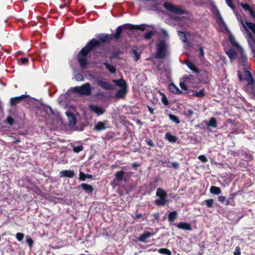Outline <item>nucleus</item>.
I'll return each instance as SVG.
<instances>
[{
	"instance_id": "9d476101",
	"label": "nucleus",
	"mask_w": 255,
	"mask_h": 255,
	"mask_svg": "<svg viewBox=\"0 0 255 255\" xmlns=\"http://www.w3.org/2000/svg\"><path fill=\"white\" fill-rule=\"evenodd\" d=\"M241 23L243 24V26L244 28H245V29L248 31L247 34H248V36L249 37L248 42L250 47H255V40L253 35L252 34V33L251 32H249L248 30L247 27L244 24L243 20H241Z\"/></svg>"
},
{
	"instance_id": "2eb2a0df",
	"label": "nucleus",
	"mask_w": 255,
	"mask_h": 255,
	"mask_svg": "<svg viewBox=\"0 0 255 255\" xmlns=\"http://www.w3.org/2000/svg\"><path fill=\"white\" fill-rule=\"evenodd\" d=\"M59 175L60 177L73 178L75 175L74 171L70 170H64L60 172Z\"/></svg>"
},
{
	"instance_id": "f03ea898",
	"label": "nucleus",
	"mask_w": 255,
	"mask_h": 255,
	"mask_svg": "<svg viewBox=\"0 0 255 255\" xmlns=\"http://www.w3.org/2000/svg\"><path fill=\"white\" fill-rule=\"evenodd\" d=\"M74 93H77L82 96H89L92 94V88L89 83H86L81 86H76L71 89Z\"/></svg>"
},
{
	"instance_id": "4d7b16f0",
	"label": "nucleus",
	"mask_w": 255,
	"mask_h": 255,
	"mask_svg": "<svg viewBox=\"0 0 255 255\" xmlns=\"http://www.w3.org/2000/svg\"><path fill=\"white\" fill-rule=\"evenodd\" d=\"M218 199L219 202L222 203H224V202H226V201H227V200H226V197L224 196H219Z\"/></svg>"
},
{
	"instance_id": "a878e982",
	"label": "nucleus",
	"mask_w": 255,
	"mask_h": 255,
	"mask_svg": "<svg viewBox=\"0 0 255 255\" xmlns=\"http://www.w3.org/2000/svg\"><path fill=\"white\" fill-rule=\"evenodd\" d=\"M103 64L106 67V68L109 70V71L112 74L116 72V68L114 66L111 65L107 62H104Z\"/></svg>"
},
{
	"instance_id": "1a4fd4ad",
	"label": "nucleus",
	"mask_w": 255,
	"mask_h": 255,
	"mask_svg": "<svg viewBox=\"0 0 255 255\" xmlns=\"http://www.w3.org/2000/svg\"><path fill=\"white\" fill-rule=\"evenodd\" d=\"M97 84L99 86L107 90H111L114 88V86L113 84L103 80H98Z\"/></svg>"
},
{
	"instance_id": "f3484780",
	"label": "nucleus",
	"mask_w": 255,
	"mask_h": 255,
	"mask_svg": "<svg viewBox=\"0 0 255 255\" xmlns=\"http://www.w3.org/2000/svg\"><path fill=\"white\" fill-rule=\"evenodd\" d=\"M153 235V234L149 232H144L138 238L137 240L140 242L146 243L147 239Z\"/></svg>"
},
{
	"instance_id": "3c124183",
	"label": "nucleus",
	"mask_w": 255,
	"mask_h": 255,
	"mask_svg": "<svg viewBox=\"0 0 255 255\" xmlns=\"http://www.w3.org/2000/svg\"><path fill=\"white\" fill-rule=\"evenodd\" d=\"M234 255H241V249L239 246H237L235 248V250L233 253Z\"/></svg>"
},
{
	"instance_id": "de8ad7c7",
	"label": "nucleus",
	"mask_w": 255,
	"mask_h": 255,
	"mask_svg": "<svg viewBox=\"0 0 255 255\" xmlns=\"http://www.w3.org/2000/svg\"><path fill=\"white\" fill-rule=\"evenodd\" d=\"M24 238V234L21 233H17L16 234V238L18 241H21Z\"/></svg>"
},
{
	"instance_id": "0eeeda50",
	"label": "nucleus",
	"mask_w": 255,
	"mask_h": 255,
	"mask_svg": "<svg viewBox=\"0 0 255 255\" xmlns=\"http://www.w3.org/2000/svg\"><path fill=\"white\" fill-rule=\"evenodd\" d=\"M243 192V190H238L237 192L231 193L228 196V199L227 200V201H226V203H225V204L226 205H235V202L234 200V198L237 195H241Z\"/></svg>"
},
{
	"instance_id": "473e14b6",
	"label": "nucleus",
	"mask_w": 255,
	"mask_h": 255,
	"mask_svg": "<svg viewBox=\"0 0 255 255\" xmlns=\"http://www.w3.org/2000/svg\"><path fill=\"white\" fill-rule=\"evenodd\" d=\"M95 128L97 130H102L106 128V126L104 123L99 122L95 126Z\"/></svg>"
},
{
	"instance_id": "052dcab7",
	"label": "nucleus",
	"mask_w": 255,
	"mask_h": 255,
	"mask_svg": "<svg viewBox=\"0 0 255 255\" xmlns=\"http://www.w3.org/2000/svg\"><path fill=\"white\" fill-rule=\"evenodd\" d=\"M146 143L150 146L153 147L154 146V143L151 139H148L146 140Z\"/></svg>"
},
{
	"instance_id": "39448f33",
	"label": "nucleus",
	"mask_w": 255,
	"mask_h": 255,
	"mask_svg": "<svg viewBox=\"0 0 255 255\" xmlns=\"http://www.w3.org/2000/svg\"><path fill=\"white\" fill-rule=\"evenodd\" d=\"M164 7L168 11L172 12L176 14L181 15L186 13V11L182 8L173 4L171 3L165 2L164 4Z\"/></svg>"
},
{
	"instance_id": "79ce46f5",
	"label": "nucleus",
	"mask_w": 255,
	"mask_h": 255,
	"mask_svg": "<svg viewBox=\"0 0 255 255\" xmlns=\"http://www.w3.org/2000/svg\"><path fill=\"white\" fill-rule=\"evenodd\" d=\"M132 53L133 54V58L134 59V60L135 61H137L140 57V55L139 53H138L137 51L135 49H132Z\"/></svg>"
},
{
	"instance_id": "0e129e2a",
	"label": "nucleus",
	"mask_w": 255,
	"mask_h": 255,
	"mask_svg": "<svg viewBox=\"0 0 255 255\" xmlns=\"http://www.w3.org/2000/svg\"><path fill=\"white\" fill-rule=\"evenodd\" d=\"M172 166L174 168V169H177L179 167V163L176 162H173L172 163Z\"/></svg>"
},
{
	"instance_id": "cd10ccee",
	"label": "nucleus",
	"mask_w": 255,
	"mask_h": 255,
	"mask_svg": "<svg viewBox=\"0 0 255 255\" xmlns=\"http://www.w3.org/2000/svg\"><path fill=\"white\" fill-rule=\"evenodd\" d=\"M156 195L158 197H167V192L161 188H158L156 192Z\"/></svg>"
},
{
	"instance_id": "5701e85b",
	"label": "nucleus",
	"mask_w": 255,
	"mask_h": 255,
	"mask_svg": "<svg viewBox=\"0 0 255 255\" xmlns=\"http://www.w3.org/2000/svg\"><path fill=\"white\" fill-rule=\"evenodd\" d=\"M169 90L171 93L175 94H181L182 93V92L173 83H170L169 85Z\"/></svg>"
},
{
	"instance_id": "6e6552de",
	"label": "nucleus",
	"mask_w": 255,
	"mask_h": 255,
	"mask_svg": "<svg viewBox=\"0 0 255 255\" xmlns=\"http://www.w3.org/2000/svg\"><path fill=\"white\" fill-rule=\"evenodd\" d=\"M28 95H22L20 96L11 98L10 99V104L12 107L15 106L21 101H24L26 99L28 98Z\"/></svg>"
},
{
	"instance_id": "dca6fc26",
	"label": "nucleus",
	"mask_w": 255,
	"mask_h": 255,
	"mask_svg": "<svg viewBox=\"0 0 255 255\" xmlns=\"http://www.w3.org/2000/svg\"><path fill=\"white\" fill-rule=\"evenodd\" d=\"M125 174L126 172L123 170L117 172L115 173V180L119 182H121L123 181H126V178L125 177Z\"/></svg>"
},
{
	"instance_id": "aec40b11",
	"label": "nucleus",
	"mask_w": 255,
	"mask_h": 255,
	"mask_svg": "<svg viewBox=\"0 0 255 255\" xmlns=\"http://www.w3.org/2000/svg\"><path fill=\"white\" fill-rule=\"evenodd\" d=\"M168 202L166 197H159V199L154 201V204L158 206H164Z\"/></svg>"
},
{
	"instance_id": "5fc2aeb1",
	"label": "nucleus",
	"mask_w": 255,
	"mask_h": 255,
	"mask_svg": "<svg viewBox=\"0 0 255 255\" xmlns=\"http://www.w3.org/2000/svg\"><path fill=\"white\" fill-rule=\"evenodd\" d=\"M181 88L184 90H188L187 86L184 82H180L179 83Z\"/></svg>"
},
{
	"instance_id": "a18cd8bd",
	"label": "nucleus",
	"mask_w": 255,
	"mask_h": 255,
	"mask_svg": "<svg viewBox=\"0 0 255 255\" xmlns=\"http://www.w3.org/2000/svg\"><path fill=\"white\" fill-rule=\"evenodd\" d=\"M154 34L153 31H150L144 34V38L146 40L150 39Z\"/></svg>"
},
{
	"instance_id": "bf43d9fd",
	"label": "nucleus",
	"mask_w": 255,
	"mask_h": 255,
	"mask_svg": "<svg viewBox=\"0 0 255 255\" xmlns=\"http://www.w3.org/2000/svg\"><path fill=\"white\" fill-rule=\"evenodd\" d=\"M75 78L77 81H83L84 80V78L81 74L77 75Z\"/></svg>"
},
{
	"instance_id": "f8f14e48",
	"label": "nucleus",
	"mask_w": 255,
	"mask_h": 255,
	"mask_svg": "<svg viewBox=\"0 0 255 255\" xmlns=\"http://www.w3.org/2000/svg\"><path fill=\"white\" fill-rule=\"evenodd\" d=\"M175 226L178 229H182L184 230L190 231L192 230L191 225L188 223L181 222L175 224Z\"/></svg>"
},
{
	"instance_id": "864d4df0",
	"label": "nucleus",
	"mask_w": 255,
	"mask_h": 255,
	"mask_svg": "<svg viewBox=\"0 0 255 255\" xmlns=\"http://www.w3.org/2000/svg\"><path fill=\"white\" fill-rule=\"evenodd\" d=\"M242 7L245 10L249 11L251 8V6L247 3H241Z\"/></svg>"
},
{
	"instance_id": "49530a36",
	"label": "nucleus",
	"mask_w": 255,
	"mask_h": 255,
	"mask_svg": "<svg viewBox=\"0 0 255 255\" xmlns=\"http://www.w3.org/2000/svg\"><path fill=\"white\" fill-rule=\"evenodd\" d=\"M19 60L21 62V64L23 65H26L28 63V58L26 57H21L19 59Z\"/></svg>"
},
{
	"instance_id": "f257e3e1",
	"label": "nucleus",
	"mask_w": 255,
	"mask_h": 255,
	"mask_svg": "<svg viewBox=\"0 0 255 255\" xmlns=\"http://www.w3.org/2000/svg\"><path fill=\"white\" fill-rule=\"evenodd\" d=\"M145 25L143 24L140 25L125 24L118 26L116 32L113 34L101 33L96 35V37L97 39L92 38L77 53V59L80 66L82 68L86 67L88 65L87 56L94 48L99 47L102 43L110 42L113 38H115L116 40L120 39L124 29L139 30L143 31L145 29Z\"/></svg>"
},
{
	"instance_id": "e2e57ef3",
	"label": "nucleus",
	"mask_w": 255,
	"mask_h": 255,
	"mask_svg": "<svg viewBox=\"0 0 255 255\" xmlns=\"http://www.w3.org/2000/svg\"><path fill=\"white\" fill-rule=\"evenodd\" d=\"M248 11L253 17L255 18V12L252 8Z\"/></svg>"
},
{
	"instance_id": "37998d69",
	"label": "nucleus",
	"mask_w": 255,
	"mask_h": 255,
	"mask_svg": "<svg viewBox=\"0 0 255 255\" xmlns=\"http://www.w3.org/2000/svg\"><path fill=\"white\" fill-rule=\"evenodd\" d=\"M83 150V146L82 145H79L76 146H74L73 150L75 153H79Z\"/></svg>"
},
{
	"instance_id": "e433bc0d",
	"label": "nucleus",
	"mask_w": 255,
	"mask_h": 255,
	"mask_svg": "<svg viewBox=\"0 0 255 255\" xmlns=\"http://www.w3.org/2000/svg\"><path fill=\"white\" fill-rule=\"evenodd\" d=\"M246 24L253 33L255 34V24L248 21H246Z\"/></svg>"
},
{
	"instance_id": "412c9836",
	"label": "nucleus",
	"mask_w": 255,
	"mask_h": 255,
	"mask_svg": "<svg viewBox=\"0 0 255 255\" xmlns=\"http://www.w3.org/2000/svg\"><path fill=\"white\" fill-rule=\"evenodd\" d=\"M226 53L232 61L237 59L238 56L237 52L233 49H230Z\"/></svg>"
},
{
	"instance_id": "13d9d810",
	"label": "nucleus",
	"mask_w": 255,
	"mask_h": 255,
	"mask_svg": "<svg viewBox=\"0 0 255 255\" xmlns=\"http://www.w3.org/2000/svg\"><path fill=\"white\" fill-rule=\"evenodd\" d=\"M205 124V122H204V121L200 124H198L197 125V127L200 128V129H203L204 128Z\"/></svg>"
},
{
	"instance_id": "a211bd4d",
	"label": "nucleus",
	"mask_w": 255,
	"mask_h": 255,
	"mask_svg": "<svg viewBox=\"0 0 255 255\" xmlns=\"http://www.w3.org/2000/svg\"><path fill=\"white\" fill-rule=\"evenodd\" d=\"M204 122H205V125L208 127L215 128L217 127V120L214 117L211 118L209 122L206 120H204Z\"/></svg>"
},
{
	"instance_id": "393cba45",
	"label": "nucleus",
	"mask_w": 255,
	"mask_h": 255,
	"mask_svg": "<svg viewBox=\"0 0 255 255\" xmlns=\"http://www.w3.org/2000/svg\"><path fill=\"white\" fill-rule=\"evenodd\" d=\"M186 65L188 66V67L192 70L193 72L199 73L200 72V70L199 69L195 66V65L190 62V61H187L186 62Z\"/></svg>"
},
{
	"instance_id": "c85d7f7f",
	"label": "nucleus",
	"mask_w": 255,
	"mask_h": 255,
	"mask_svg": "<svg viewBox=\"0 0 255 255\" xmlns=\"http://www.w3.org/2000/svg\"><path fill=\"white\" fill-rule=\"evenodd\" d=\"M210 192L214 195H219L221 193V189L220 187L215 186H212L210 187Z\"/></svg>"
},
{
	"instance_id": "69168bd1",
	"label": "nucleus",
	"mask_w": 255,
	"mask_h": 255,
	"mask_svg": "<svg viewBox=\"0 0 255 255\" xmlns=\"http://www.w3.org/2000/svg\"><path fill=\"white\" fill-rule=\"evenodd\" d=\"M199 55L200 57H203L204 55V52L202 47L199 48Z\"/></svg>"
},
{
	"instance_id": "680f3d73",
	"label": "nucleus",
	"mask_w": 255,
	"mask_h": 255,
	"mask_svg": "<svg viewBox=\"0 0 255 255\" xmlns=\"http://www.w3.org/2000/svg\"><path fill=\"white\" fill-rule=\"evenodd\" d=\"M238 76L240 81H242L243 80V77L241 71H238Z\"/></svg>"
},
{
	"instance_id": "6e6d98bb",
	"label": "nucleus",
	"mask_w": 255,
	"mask_h": 255,
	"mask_svg": "<svg viewBox=\"0 0 255 255\" xmlns=\"http://www.w3.org/2000/svg\"><path fill=\"white\" fill-rule=\"evenodd\" d=\"M26 242L28 244L30 247H31L33 244V241L32 239L30 238H28L26 239Z\"/></svg>"
},
{
	"instance_id": "2f4dec72",
	"label": "nucleus",
	"mask_w": 255,
	"mask_h": 255,
	"mask_svg": "<svg viewBox=\"0 0 255 255\" xmlns=\"http://www.w3.org/2000/svg\"><path fill=\"white\" fill-rule=\"evenodd\" d=\"M93 177L92 175L89 174H85L80 171L79 173V179L82 181H84L86 178L91 179Z\"/></svg>"
},
{
	"instance_id": "4be33fe9",
	"label": "nucleus",
	"mask_w": 255,
	"mask_h": 255,
	"mask_svg": "<svg viewBox=\"0 0 255 255\" xmlns=\"http://www.w3.org/2000/svg\"><path fill=\"white\" fill-rule=\"evenodd\" d=\"M81 187L88 194L92 193L94 191V188L92 187V186L86 183L81 184Z\"/></svg>"
},
{
	"instance_id": "58836bf2",
	"label": "nucleus",
	"mask_w": 255,
	"mask_h": 255,
	"mask_svg": "<svg viewBox=\"0 0 255 255\" xmlns=\"http://www.w3.org/2000/svg\"><path fill=\"white\" fill-rule=\"evenodd\" d=\"M178 36L183 42H186L187 40L186 33L182 31H178Z\"/></svg>"
},
{
	"instance_id": "c03bdc74",
	"label": "nucleus",
	"mask_w": 255,
	"mask_h": 255,
	"mask_svg": "<svg viewBox=\"0 0 255 255\" xmlns=\"http://www.w3.org/2000/svg\"><path fill=\"white\" fill-rule=\"evenodd\" d=\"M226 3L227 5L231 8L233 10H235L236 7L233 3V0H226Z\"/></svg>"
},
{
	"instance_id": "4468645a",
	"label": "nucleus",
	"mask_w": 255,
	"mask_h": 255,
	"mask_svg": "<svg viewBox=\"0 0 255 255\" xmlns=\"http://www.w3.org/2000/svg\"><path fill=\"white\" fill-rule=\"evenodd\" d=\"M66 114L67 116L70 127H73L76 124V119L75 116L71 112H66Z\"/></svg>"
},
{
	"instance_id": "a19ab883",
	"label": "nucleus",
	"mask_w": 255,
	"mask_h": 255,
	"mask_svg": "<svg viewBox=\"0 0 255 255\" xmlns=\"http://www.w3.org/2000/svg\"><path fill=\"white\" fill-rule=\"evenodd\" d=\"M121 53V51L119 49H116L114 51L113 54L111 55L110 58L112 59H118L119 58V54Z\"/></svg>"
},
{
	"instance_id": "f704fd0d",
	"label": "nucleus",
	"mask_w": 255,
	"mask_h": 255,
	"mask_svg": "<svg viewBox=\"0 0 255 255\" xmlns=\"http://www.w3.org/2000/svg\"><path fill=\"white\" fill-rule=\"evenodd\" d=\"M214 200L212 199H210L208 200H205L204 201H203L201 205H204L206 204L207 207L208 208H211L213 207V204L214 203Z\"/></svg>"
},
{
	"instance_id": "7c9ffc66",
	"label": "nucleus",
	"mask_w": 255,
	"mask_h": 255,
	"mask_svg": "<svg viewBox=\"0 0 255 255\" xmlns=\"http://www.w3.org/2000/svg\"><path fill=\"white\" fill-rule=\"evenodd\" d=\"M165 138L171 142H175L177 141V138L171 134L170 132H167L165 134Z\"/></svg>"
},
{
	"instance_id": "ea45409f",
	"label": "nucleus",
	"mask_w": 255,
	"mask_h": 255,
	"mask_svg": "<svg viewBox=\"0 0 255 255\" xmlns=\"http://www.w3.org/2000/svg\"><path fill=\"white\" fill-rule=\"evenodd\" d=\"M160 95L162 96L161 101L165 106H168L169 105V101L166 98L165 95L163 93H160Z\"/></svg>"
},
{
	"instance_id": "09e8293b",
	"label": "nucleus",
	"mask_w": 255,
	"mask_h": 255,
	"mask_svg": "<svg viewBox=\"0 0 255 255\" xmlns=\"http://www.w3.org/2000/svg\"><path fill=\"white\" fill-rule=\"evenodd\" d=\"M7 123L10 125H12L14 123V119L12 117L8 116L6 119Z\"/></svg>"
},
{
	"instance_id": "6ab92c4d",
	"label": "nucleus",
	"mask_w": 255,
	"mask_h": 255,
	"mask_svg": "<svg viewBox=\"0 0 255 255\" xmlns=\"http://www.w3.org/2000/svg\"><path fill=\"white\" fill-rule=\"evenodd\" d=\"M115 84L121 88H128L126 81L123 79L113 80Z\"/></svg>"
},
{
	"instance_id": "7ed1b4c3",
	"label": "nucleus",
	"mask_w": 255,
	"mask_h": 255,
	"mask_svg": "<svg viewBox=\"0 0 255 255\" xmlns=\"http://www.w3.org/2000/svg\"><path fill=\"white\" fill-rule=\"evenodd\" d=\"M244 79L247 82L245 87L247 92L250 93H254L255 92V81L252 73L246 69L244 71Z\"/></svg>"
},
{
	"instance_id": "72a5a7b5",
	"label": "nucleus",
	"mask_w": 255,
	"mask_h": 255,
	"mask_svg": "<svg viewBox=\"0 0 255 255\" xmlns=\"http://www.w3.org/2000/svg\"><path fill=\"white\" fill-rule=\"evenodd\" d=\"M158 182V179L157 178H154V180L152 182H151L149 185V188L151 190H154L156 187L157 186V183Z\"/></svg>"
},
{
	"instance_id": "20e7f679",
	"label": "nucleus",
	"mask_w": 255,
	"mask_h": 255,
	"mask_svg": "<svg viewBox=\"0 0 255 255\" xmlns=\"http://www.w3.org/2000/svg\"><path fill=\"white\" fill-rule=\"evenodd\" d=\"M166 54V45L164 41H160L157 46V53L155 56L156 59H163Z\"/></svg>"
},
{
	"instance_id": "9b49d317",
	"label": "nucleus",
	"mask_w": 255,
	"mask_h": 255,
	"mask_svg": "<svg viewBox=\"0 0 255 255\" xmlns=\"http://www.w3.org/2000/svg\"><path fill=\"white\" fill-rule=\"evenodd\" d=\"M89 109L92 112L97 114L98 115H103L105 112V110L101 107H99L94 105H90Z\"/></svg>"
},
{
	"instance_id": "338daca9",
	"label": "nucleus",
	"mask_w": 255,
	"mask_h": 255,
	"mask_svg": "<svg viewBox=\"0 0 255 255\" xmlns=\"http://www.w3.org/2000/svg\"><path fill=\"white\" fill-rule=\"evenodd\" d=\"M147 107L148 110L149 112H150V113L152 115L153 114L154 109L149 106H147Z\"/></svg>"
},
{
	"instance_id": "8fccbe9b",
	"label": "nucleus",
	"mask_w": 255,
	"mask_h": 255,
	"mask_svg": "<svg viewBox=\"0 0 255 255\" xmlns=\"http://www.w3.org/2000/svg\"><path fill=\"white\" fill-rule=\"evenodd\" d=\"M184 115L189 117H191L193 115V112L192 110L188 109L185 112Z\"/></svg>"
},
{
	"instance_id": "603ef678",
	"label": "nucleus",
	"mask_w": 255,
	"mask_h": 255,
	"mask_svg": "<svg viewBox=\"0 0 255 255\" xmlns=\"http://www.w3.org/2000/svg\"><path fill=\"white\" fill-rule=\"evenodd\" d=\"M198 158L202 162L205 163L208 161L207 159L204 155H200L198 157Z\"/></svg>"
},
{
	"instance_id": "c9c22d12",
	"label": "nucleus",
	"mask_w": 255,
	"mask_h": 255,
	"mask_svg": "<svg viewBox=\"0 0 255 255\" xmlns=\"http://www.w3.org/2000/svg\"><path fill=\"white\" fill-rule=\"evenodd\" d=\"M168 117L169 119L173 122H174L175 124H179L180 123V120L177 116L173 114H170L168 115Z\"/></svg>"
},
{
	"instance_id": "ddd939ff",
	"label": "nucleus",
	"mask_w": 255,
	"mask_h": 255,
	"mask_svg": "<svg viewBox=\"0 0 255 255\" xmlns=\"http://www.w3.org/2000/svg\"><path fill=\"white\" fill-rule=\"evenodd\" d=\"M127 92L128 88H121L117 91L115 97L118 99H123L125 97Z\"/></svg>"
},
{
	"instance_id": "b1692460",
	"label": "nucleus",
	"mask_w": 255,
	"mask_h": 255,
	"mask_svg": "<svg viewBox=\"0 0 255 255\" xmlns=\"http://www.w3.org/2000/svg\"><path fill=\"white\" fill-rule=\"evenodd\" d=\"M229 39L230 43L234 47L240 50L242 47L239 45V44L236 41L234 36L230 34L229 36Z\"/></svg>"
},
{
	"instance_id": "c756f323",
	"label": "nucleus",
	"mask_w": 255,
	"mask_h": 255,
	"mask_svg": "<svg viewBox=\"0 0 255 255\" xmlns=\"http://www.w3.org/2000/svg\"><path fill=\"white\" fill-rule=\"evenodd\" d=\"M193 93L192 96L193 97L202 98L205 96V90L204 89L200 90L199 91H193Z\"/></svg>"
},
{
	"instance_id": "774afa93",
	"label": "nucleus",
	"mask_w": 255,
	"mask_h": 255,
	"mask_svg": "<svg viewBox=\"0 0 255 255\" xmlns=\"http://www.w3.org/2000/svg\"><path fill=\"white\" fill-rule=\"evenodd\" d=\"M253 54V57L255 58V47H250Z\"/></svg>"
},
{
	"instance_id": "423d86ee",
	"label": "nucleus",
	"mask_w": 255,
	"mask_h": 255,
	"mask_svg": "<svg viewBox=\"0 0 255 255\" xmlns=\"http://www.w3.org/2000/svg\"><path fill=\"white\" fill-rule=\"evenodd\" d=\"M238 63L244 67H247L248 65V58L246 55L243 48L239 50V54L237 57Z\"/></svg>"
},
{
	"instance_id": "4c0bfd02",
	"label": "nucleus",
	"mask_w": 255,
	"mask_h": 255,
	"mask_svg": "<svg viewBox=\"0 0 255 255\" xmlns=\"http://www.w3.org/2000/svg\"><path fill=\"white\" fill-rule=\"evenodd\" d=\"M158 253L161 254H164L166 255H172L170 251L166 248H162L158 250Z\"/></svg>"
},
{
	"instance_id": "bb28decb",
	"label": "nucleus",
	"mask_w": 255,
	"mask_h": 255,
	"mask_svg": "<svg viewBox=\"0 0 255 255\" xmlns=\"http://www.w3.org/2000/svg\"><path fill=\"white\" fill-rule=\"evenodd\" d=\"M178 214L176 211L171 212L168 216V220L169 222H174L177 218Z\"/></svg>"
}]
</instances>
